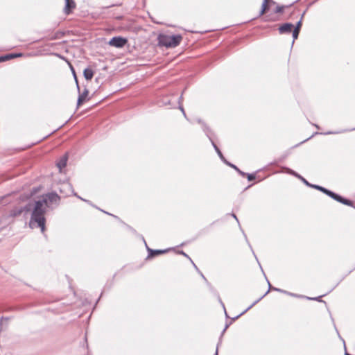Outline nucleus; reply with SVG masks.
<instances>
[{
    "mask_svg": "<svg viewBox=\"0 0 355 355\" xmlns=\"http://www.w3.org/2000/svg\"><path fill=\"white\" fill-rule=\"evenodd\" d=\"M128 43V40L121 36L113 37L108 42V44L116 48H123Z\"/></svg>",
    "mask_w": 355,
    "mask_h": 355,
    "instance_id": "nucleus-7",
    "label": "nucleus"
},
{
    "mask_svg": "<svg viewBox=\"0 0 355 355\" xmlns=\"http://www.w3.org/2000/svg\"><path fill=\"white\" fill-rule=\"evenodd\" d=\"M243 234H244V236L246 237V234H245V232H243Z\"/></svg>",
    "mask_w": 355,
    "mask_h": 355,
    "instance_id": "nucleus-47",
    "label": "nucleus"
},
{
    "mask_svg": "<svg viewBox=\"0 0 355 355\" xmlns=\"http://www.w3.org/2000/svg\"><path fill=\"white\" fill-rule=\"evenodd\" d=\"M248 245H249L250 248H251V250H252V254H254V256L255 257L256 259L258 261V259H257V256H256V254H255L254 252L253 251V250H252V246L250 245V243H248Z\"/></svg>",
    "mask_w": 355,
    "mask_h": 355,
    "instance_id": "nucleus-34",
    "label": "nucleus"
},
{
    "mask_svg": "<svg viewBox=\"0 0 355 355\" xmlns=\"http://www.w3.org/2000/svg\"><path fill=\"white\" fill-rule=\"evenodd\" d=\"M24 210H28L27 206H26L24 207H21L19 209H15L12 210V212L13 213L14 216H17V215L21 214Z\"/></svg>",
    "mask_w": 355,
    "mask_h": 355,
    "instance_id": "nucleus-20",
    "label": "nucleus"
},
{
    "mask_svg": "<svg viewBox=\"0 0 355 355\" xmlns=\"http://www.w3.org/2000/svg\"><path fill=\"white\" fill-rule=\"evenodd\" d=\"M60 192L61 193H64L65 196H69L70 194H73L76 196L78 198L80 199L83 201L89 202V200H87L80 196H79L73 189V187L71 184L69 182H64L61 184V187L60 188Z\"/></svg>",
    "mask_w": 355,
    "mask_h": 355,
    "instance_id": "nucleus-6",
    "label": "nucleus"
},
{
    "mask_svg": "<svg viewBox=\"0 0 355 355\" xmlns=\"http://www.w3.org/2000/svg\"><path fill=\"white\" fill-rule=\"evenodd\" d=\"M345 355H349L348 353L345 352Z\"/></svg>",
    "mask_w": 355,
    "mask_h": 355,
    "instance_id": "nucleus-49",
    "label": "nucleus"
},
{
    "mask_svg": "<svg viewBox=\"0 0 355 355\" xmlns=\"http://www.w3.org/2000/svg\"><path fill=\"white\" fill-rule=\"evenodd\" d=\"M271 290H272V291H279V288H276V287H272V289H271Z\"/></svg>",
    "mask_w": 355,
    "mask_h": 355,
    "instance_id": "nucleus-40",
    "label": "nucleus"
},
{
    "mask_svg": "<svg viewBox=\"0 0 355 355\" xmlns=\"http://www.w3.org/2000/svg\"><path fill=\"white\" fill-rule=\"evenodd\" d=\"M103 211V210H101ZM104 213H105L106 214H108V215H110V216H112L113 217L116 218H118V217L116 216H114L113 214H110L109 212H107V211H103Z\"/></svg>",
    "mask_w": 355,
    "mask_h": 355,
    "instance_id": "nucleus-36",
    "label": "nucleus"
},
{
    "mask_svg": "<svg viewBox=\"0 0 355 355\" xmlns=\"http://www.w3.org/2000/svg\"><path fill=\"white\" fill-rule=\"evenodd\" d=\"M286 294L288 295H291V296L294 295V293H290V292H288V293H286Z\"/></svg>",
    "mask_w": 355,
    "mask_h": 355,
    "instance_id": "nucleus-43",
    "label": "nucleus"
},
{
    "mask_svg": "<svg viewBox=\"0 0 355 355\" xmlns=\"http://www.w3.org/2000/svg\"><path fill=\"white\" fill-rule=\"evenodd\" d=\"M259 264H260V263H259ZM259 266H260V268L262 270V266H261V265H259Z\"/></svg>",
    "mask_w": 355,
    "mask_h": 355,
    "instance_id": "nucleus-48",
    "label": "nucleus"
},
{
    "mask_svg": "<svg viewBox=\"0 0 355 355\" xmlns=\"http://www.w3.org/2000/svg\"><path fill=\"white\" fill-rule=\"evenodd\" d=\"M165 104H166H166H170V102L168 101V102H167V103H165Z\"/></svg>",
    "mask_w": 355,
    "mask_h": 355,
    "instance_id": "nucleus-45",
    "label": "nucleus"
},
{
    "mask_svg": "<svg viewBox=\"0 0 355 355\" xmlns=\"http://www.w3.org/2000/svg\"><path fill=\"white\" fill-rule=\"evenodd\" d=\"M232 216L235 218V220L238 222V223L239 224V221L236 217V216L234 214H232Z\"/></svg>",
    "mask_w": 355,
    "mask_h": 355,
    "instance_id": "nucleus-37",
    "label": "nucleus"
},
{
    "mask_svg": "<svg viewBox=\"0 0 355 355\" xmlns=\"http://www.w3.org/2000/svg\"><path fill=\"white\" fill-rule=\"evenodd\" d=\"M182 40L181 35H168L161 34L158 36V44L159 46L166 48H174L180 44Z\"/></svg>",
    "mask_w": 355,
    "mask_h": 355,
    "instance_id": "nucleus-2",
    "label": "nucleus"
},
{
    "mask_svg": "<svg viewBox=\"0 0 355 355\" xmlns=\"http://www.w3.org/2000/svg\"><path fill=\"white\" fill-rule=\"evenodd\" d=\"M267 9H268V3L266 1H263L262 6H261V9L259 12V16L263 15L266 12Z\"/></svg>",
    "mask_w": 355,
    "mask_h": 355,
    "instance_id": "nucleus-21",
    "label": "nucleus"
},
{
    "mask_svg": "<svg viewBox=\"0 0 355 355\" xmlns=\"http://www.w3.org/2000/svg\"><path fill=\"white\" fill-rule=\"evenodd\" d=\"M323 295H321V296H318V297H306V298L307 300H315V301H318V302H322L320 299L321 297H322Z\"/></svg>",
    "mask_w": 355,
    "mask_h": 355,
    "instance_id": "nucleus-26",
    "label": "nucleus"
},
{
    "mask_svg": "<svg viewBox=\"0 0 355 355\" xmlns=\"http://www.w3.org/2000/svg\"><path fill=\"white\" fill-rule=\"evenodd\" d=\"M197 122L198 123L201 124L202 128L204 132L205 133L206 136L210 140V141L211 143V145L213 146L214 150L217 153V154L219 156V157L220 158V159H224V156H223V153H221L220 150L219 149V148L217 146V145L215 144V142L214 141V138H213L214 136V132L200 119H198L197 120Z\"/></svg>",
    "mask_w": 355,
    "mask_h": 355,
    "instance_id": "nucleus-4",
    "label": "nucleus"
},
{
    "mask_svg": "<svg viewBox=\"0 0 355 355\" xmlns=\"http://www.w3.org/2000/svg\"><path fill=\"white\" fill-rule=\"evenodd\" d=\"M89 94V91L87 88H85L83 92L79 94L78 101H77V106H80L85 100L86 97Z\"/></svg>",
    "mask_w": 355,
    "mask_h": 355,
    "instance_id": "nucleus-13",
    "label": "nucleus"
},
{
    "mask_svg": "<svg viewBox=\"0 0 355 355\" xmlns=\"http://www.w3.org/2000/svg\"><path fill=\"white\" fill-rule=\"evenodd\" d=\"M284 6H277L275 8V13H281V12H283L284 10Z\"/></svg>",
    "mask_w": 355,
    "mask_h": 355,
    "instance_id": "nucleus-25",
    "label": "nucleus"
},
{
    "mask_svg": "<svg viewBox=\"0 0 355 355\" xmlns=\"http://www.w3.org/2000/svg\"><path fill=\"white\" fill-rule=\"evenodd\" d=\"M43 206L44 205L40 201H35V207L32 211L30 220V227L32 228L40 227L42 232H44L46 221L44 217L46 209Z\"/></svg>",
    "mask_w": 355,
    "mask_h": 355,
    "instance_id": "nucleus-1",
    "label": "nucleus"
},
{
    "mask_svg": "<svg viewBox=\"0 0 355 355\" xmlns=\"http://www.w3.org/2000/svg\"><path fill=\"white\" fill-rule=\"evenodd\" d=\"M225 164L227 165V163H230L225 157L223 159H221Z\"/></svg>",
    "mask_w": 355,
    "mask_h": 355,
    "instance_id": "nucleus-38",
    "label": "nucleus"
},
{
    "mask_svg": "<svg viewBox=\"0 0 355 355\" xmlns=\"http://www.w3.org/2000/svg\"><path fill=\"white\" fill-rule=\"evenodd\" d=\"M299 33H300V31H298L297 30H293L292 34H293V40L292 44H293L295 40L297 39V37L299 36Z\"/></svg>",
    "mask_w": 355,
    "mask_h": 355,
    "instance_id": "nucleus-23",
    "label": "nucleus"
},
{
    "mask_svg": "<svg viewBox=\"0 0 355 355\" xmlns=\"http://www.w3.org/2000/svg\"><path fill=\"white\" fill-rule=\"evenodd\" d=\"M243 234H244V236L246 237V234H245V232H243Z\"/></svg>",
    "mask_w": 355,
    "mask_h": 355,
    "instance_id": "nucleus-46",
    "label": "nucleus"
},
{
    "mask_svg": "<svg viewBox=\"0 0 355 355\" xmlns=\"http://www.w3.org/2000/svg\"><path fill=\"white\" fill-rule=\"evenodd\" d=\"M4 320V318L2 317L0 318V332L2 331L3 329V320ZM5 320H7V318H5Z\"/></svg>",
    "mask_w": 355,
    "mask_h": 355,
    "instance_id": "nucleus-30",
    "label": "nucleus"
},
{
    "mask_svg": "<svg viewBox=\"0 0 355 355\" xmlns=\"http://www.w3.org/2000/svg\"><path fill=\"white\" fill-rule=\"evenodd\" d=\"M94 71L89 68V67H87L86 69H84L83 71V76H84V78L87 80H90L92 79L93 76H94Z\"/></svg>",
    "mask_w": 355,
    "mask_h": 355,
    "instance_id": "nucleus-14",
    "label": "nucleus"
},
{
    "mask_svg": "<svg viewBox=\"0 0 355 355\" xmlns=\"http://www.w3.org/2000/svg\"><path fill=\"white\" fill-rule=\"evenodd\" d=\"M182 96L181 95L180 97L179 98V103L180 104V102L182 101Z\"/></svg>",
    "mask_w": 355,
    "mask_h": 355,
    "instance_id": "nucleus-41",
    "label": "nucleus"
},
{
    "mask_svg": "<svg viewBox=\"0 0 355 355\" xmlns=\"http://www.w3.org/2000/svg\"><path fill=\"white\" fill-rule=\"evenodd\" d=\"M144 243H145V245H146V250L148 251V257L147 258L148 259H150V258H153L155 257V256H158L159 254H164L167 252H168L170 250V249H166V250H153L151 248H150L145 240H144Z\"/></svg>",
    "mask_w": 355,
    "mask_h": 355,
    "instance_id": "nucleus-9",
    "label": "nucleus"
},
{
    "mask_svg": "<svg viewBox=\"0 0 355 355\" xmlns=\"http://www.w3.org/2000/svg\"><path fill=\"white\" fill-rule=\"evenodd\" d=\"M179 109H180V110H181V112H182V114H183L184 116L187 119H187V115H186V113H185L184 109V107H183L181 105H179Z\"/></svg>",
    "mask_w": 355,
    "mask_h": 355,
    "instance_id": "nucleus-28",
    "label": "nucleus"
},
{
    "mask_svg": "<svg viewBox=\"0 0 355 355\" xmlns=\"http://www.w3.org/2000/svg\"><path fill=\"white\" fill-rule=\"evenodd\" d=\"M293 24L291 23H284L279 26L278 31L280 34H289L293 30Z\"/></svg>",
    "mask_w": 355,
    "mask_h": 355,
    "instance_id": "nucleus-10",
    "label": "nucleus"
},
{
    "mask_svg": "<svg viewBox=\"0 0 355 355\" xmlns=\"http://www.w3.org/2000/svg\"><path fill=\"white\" fill-rule=\"evenodd\" d=\"M314 135H313L311 137H310L309 138H307L306 139H305L304 141H303L302 143H304L307 140H309V139H311Z\"/></svg>",
    "mask_w": 355,
    "mask_h": 355,
    "instance_id": "nucleus-42",
    "label": "nucleus"
},
{
    "mask_svg": "<svg viewBox=\"0 0 355 355\" xmlns=\"http://www.w3.org/2000/svg\"><path fill=\"white\" fill-rule=\"evenodd\" d=\"M190 261H191V263H193V265L194 268H195L198 271V270H199V269H198V267L196 266V264L193 262V261H192L191 259Z\"/></svg>",
    "mask_w": 355,
    "mask_h": 355,
    "instance_id": "nucleus-39",
    "label": "nucleus"
},
{
    "mask_svg": "<svg viewBox=\"0 0 355 355\" xmlns=\"http://www.w3.org/2000/svg\"><path fill=\"white\" fill-rule=\"evenodd\" d=\"M60 197L55 192L48 193L42 196V200H39L44 205L47 207H51L53 205H58L60 203Z\"/></svg>",
    "mask_w": 355,
    "mask_h": 355,
    "instance_id": "nucleus-5",
    "label": "nucleus"
},
{
    "mask_svg": "<svg viewBox=\"0 0 355 355\" xmlns=\"http://www.w3.org/2000/svg\"><path fill=\"white\" fill-rule=\"evenodd\" d=\"M67 159H68V157H67V154L62 156L60 158L59 161L56 164L58 168H59L60 170H62L63 168H64L67 166Z\"/></svg>",
    "mask_w": 355,
    "mask_h": 355,
    "instance_id": "nucleus-12",
    "label": "nucleus"
},
{
    "mask_svg": "<svg viewBox=\"0 0 355 355\" xmlns=\"http://www.w3.org/2000/svg\"><path fill=\"white\" fill-rule=\"evenodd\" d=\"M21 54H17V53H9L6 54L5 55L0 56V62H3L7 60H9L10 59L17 58L20 56Z\"/></svg>",
    "mask_w": 355,
    "mask_h": 355,
    "instance_id": "nucleus-16",
    "label": "nucleus"
},
{
    "mask_svg": "<svg viewBox=\"0 0 355 355\" xmlns=\"http://www.w3.org/2000/svg\"><path fill=\"white\" fill-rule=\"evenodd\" d=\"M266 280L268 282V290L261 296L260 297L259 299H257V300H255L250 306H249L245 310H244L243 312H241L240 314H239L238 315L235 316L234 318H232V320L234 321L236 320V319H238L240 316H241L242 315H243L244 313H245L248 311H249L251 308H252L256 304H257L260 300H261L272 289V286L270 283V282L268 280V279L266 278Z\"/></svg>",
    "mask_w": 355,
    "mask_h": 355,
    "instance_id": "nucleus-8",
    "label": "nucleus"
},
{
    "mask_svg": "<svg viewBox=\"0 0 355 355\" xmlns=\"http://www.w3.org/2000/svg\"><path fill=\"white\" fill-rule=\"evenodd\" d=\"M308 187H311V188H313L316 190H318V191L322 192L323 193L326 194L329 197L331 198L332 199H334V200H336L337 202H339L343 205L350 206V207H354V202L352 200L346 199V198L342 197L341 196H340V195H338V194H337V193H336L323 187H321V186L317 185V184H313L311 183H309V185Z\"/></svg>",
    "mask_w": 355,
    "mask_h": 355,
    "instance_id": "nucleus-3",
    "label": "nucleus"
},
{
    "mask_svg": "<svg viewBox=\"0 0 355 355\" xmlns=\"http://www.w3.org/2000/svg\"><path fill=\"white\" fill-rule=\"evenodd\" d=\"M69 67H70V69H71V72L73 73V78L75 79V81H76V86H77V89H78V92H80V87H79V85H78V78H77V76H76L74 68L73 67V66L71 64H69Z\"/></svg>",
    "mask_w": 355,
    "mask_h": 355,
    "instance_id": "nucleus-22",
    "label": "nucleus"
},
{
    "mask_svg": "<svg viewBox=\"0 0 355 355\" xmlns=\"http://www.w3.org/2000/svg\"><path fill=\"white\" fill-rule=\"evenodd\" d=\"M277 292H279V293H288V291H284V290H282V289H280L279 288V291H278Z\"/></svg>",
    "mask_w": 355,
    "mask_h": 355,
    "instance_id": "nucleus-35",
    "label": "nucleus"
},
{
    "mask_svg": "<svg viewBox=\"0 0 355 355\" xmlns=\"http://www.w3.org/2000/svg\"><path fill=\"white\" fill-rule=\"evenodd\" d=\"M293 297H300V298H306V296L300 295H297V294H295V293H294V295H293Z\"/></svg>",
    "mask_w": 355,
    "mask_h": 355,
    "instance_id": "nucleus-33",
    "label": "nucleus"
},
{
    "mask_svg": "<svg viewBox=\"0 0 355 355\" xmlns=\"http://www.w3.org/2000/svg\"><path fill=\"white\" fill-rule=\"evenodd\" d=\"M227 166H230L231 168H234L236 171L238 172L239 175H241L242 177H245L246 173L241 171L236 165L232 164V163H227Z\"/></svg>",
    "mask_w": 355,
    "mask_h": 355,
    "instance_id": "nucleus-17",
    "label": "nucleus"
},
{
    "mask_svg": "<svg viewBox=\"0 0 355 355\" xmlns=\"http://www.w3.org/2000/svg\"><path fill=\"white\" fill-rule=\"evenodd\" d=\"M341 132H342V131H338V132L329 131V132H325L324 135L338 134V133H341Z\"/></svg>",
    "mask_w": 355,
    "mask_h": 355,
    "instance_id": "nucleus-31",
    "label": "nucleus"
},
{
    "mask_svg": "<svg viewBox=\"0 0 355 355\" xmlns=\"http://www.w3.org/2000/svg\"><path fill=\"white\" fill-rule=\"evenodd\" d=\"M218 300H219L220 304L222 305V306H223V309H224V311H225V316H226L227 318H228L229 316H228L227 313V311H226V309H225V304H223V302H222V300H221V299H220V297H218Z\"/></svg>",
    "mask_w": 355,
    "mask_h": 355,
    "instance_id": "nucleus-27",
    "label": "nucleus"
},
{
    "mask_svg": "<svg viewBox=\"0 0 355 355\" xmlns=\"http://www.w3.org/2000/svg\"><path fill=\"white\" fill-rule=\"evenodd\" d=\"M178 254H182V255L184 256L185 257L188 258L189 260H191V258L189 257V255L187 254L184 251L180 250L178 252Z\"/></svg>",
    "mask_w": 355,
    "mask_h": 355,
    "instance_id": "nucleus-29",
    "label": "nucleus"
},
{
    "mask_svg": "<svg viewBox=\"0 0 355 355\" xmlns=\"http://www.w3.org/2000/svg\"><path fill=\"white\" fill-rule=\"evenodd\" d=\"M304 14H305V12H304L302 14L300 19L297 22L295 26L293 27V30H297L298 31H300V29H301V27H302V19L304 17Z\"/></svg>",
    "mask_w": 355,
    "mask_h": 355,
    "instance_id": "nucleus-18",
    "label": "nucleus"
},
{
    "mask_svg": "<svg viewBox=\"0 0 355 355\" xmlns=\"http://www.w3.org/2000/svg\"><path fill=\"white\" fill-rule=\"evenodd\" d=\"M245 177H247L248 181H252L256 178L254 173H246Z\"/></svg>",
    "mask_w": 355,
    "mask_h": 355,
    "instance_id": "nucleus-24",
    "label": "nucleus"
},
{
    "mask_svg": "<svg viewBox=\"0 0 355 355\" xmlns=\"http://www.w3.org/2000/svg\"><path fill=\"white\" fill-rule=\"evenodd\" d=\"M198 272L200 274L201 277H202L203 279L208 284V282H207L206 277L204 276V275L200 270H198Z\"/></svg>",
    "mask_w": 355,
    "mask_h": 355,
    "instance_id": "nucleus-32",
    "label": "nucleus"
},
{
    "mask_svg": "<svg viewBox=\"0 0 355 355\" xmlns=\"http://www.w3.org/2000/svg\"><path fill=\"white\" fill-rule=\"evenodd\" d=\"M314 126H315L318 129H320V127L318 125L314 124Z\"/></svg>",
    "mask_w": 355,
    "mask_h": 355,
    "instance_id": "nucleus-44",
    "label": "nucleus"
},
{
    "mask_svg": "<svg viewBox=\"0 0 355 355\" xmlns=\"http://www.w3.org/2000/svg\"><path fill=\"white\" fill-rule=\"evenodd\" d=\"M76 8V3L73 0H65L64 13L69 15Z\"/></svg>",
    "mask_w": 355,
    "mask_h": 355,
    "instance_id": "nucleus-11",
    "label": "nucleus"
},
{
    "mask_svg": "<svg viewBox=\"0 0 355 355\" xmlns=\"http://www.w3.org/2000/svg\"><path fill=\"white\" fill-rule=\"evenodd\" d=\"M231 323H227L225 324V328L223 329L222 333H221V335H220V340H219V343H218L217 345V348H216V352H215V354L214 355H218V346L221 343V339H222V337L225 333V331L227 330V329L229 327V326L230 325Z\"/></svg>",
    "mask_w": 355,
    "mask_h": 355,
    "instance_id": "nucleus-19",
    "label": "nucleus"
},
{
    "mask_svg": "<svg viewBox=\"0 0 355 355\" xmlns=\"http://www.w3.org/2000/svg\"><path fill=\"white\" fill-rule=\"evenodd\" d=\"M287 170H288V173L289 174L293 175L295 177L299 178L305 185H306V186L309 185V182L305 178H304L302 176H301L300 174L297 173L295 171H294L290 168H288Z\"/></svg>",
    "mask_w": 355,
    "mask_h": 355,
    "instance_id": "nucleus-15",
    "label": "nucleus"
}]
</instances>
